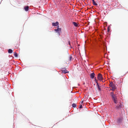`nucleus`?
Listing matches in <instances>:
<instances>
[{
    "mask_svg": "<svg viewBox=\"0 0 128 128\" xmlns=\"http://www.w3.org/2000/svg\"><path fill=\"white\" fill-rule=\"evenodd\" d=\"M110 95L112 96V99L114 100V103L117 104V99L116 95L114 94L113 92L110 93Z\"/></svg>",
    "mask_w": 128,
    "mask_h": 128,
    "instance_id": "nucleus-1",
    "label": "nucleus"
},
{
    "mask_svg": "<svg viewBox=\"0 0 128 128\" xmlns=\"http://www.w3.org/2000/svg\"><path fill=\"white\" fill-rule=\"evenodd\" d=\"M123 106L121 103H120L118 104L117 106L116 107V110L118 109L122 108Z\"/></svg>",
    "mask_w": 128,
    "mask_h": 128,
    "instance_id": "nucleus-2",
    "label": "nucleus"
},
{
    "mask_svg": "<svg viewBox=\"0 0 128 128\" xmlns=\"http://www.w3.org/2000/svg\"><path fill=\"white\" fill-rule=\"evenodd\" d=\"M98 78L99 80H102L103 78L102 75L100 74H99L98 76Z\"/></svg>",
    "mask_w": 128,
    "mask_h": 128,
    "instance_id": "nucleus-3",
    "label": "nucleus"
},
{
    "mask_svg": "<svg viewBox=\"0 0 128 128\" xmlns=\"http://www.w3.org/2000/svg\"><path fill=\"white\" fill-rule=\"evenodd\" d=\"M54 30L55 31L58 32V34L59 35H60V34L59 32H61V28H58L57 29H55Z\"/></svg>",
    "mask_w": 128,
    "mask_h": 128,
    "instance_id": "nucleus-4",
    "label": "nucleus"
},
{
    "mask_svg": "<svg viewBox=\"0 0 128 128\" xmlns=\"http://www.w3.org/2000/svg\"><path fill=\"white\" fill-rule=\"evenodd\" d=\"M62 72L64 74H66L68 72V71L66 69V68L63 69V70H62Z\"/></svg>",
    "mask_w": 128,
    "mask_h": 128,
    "instance_id": "nucleus-5",
    "label": "nucleus"
},
{
    "mask_svg": "<svg viewBox=\"0 0 128 128\" xmlns=\"http://www.w3.org/2000/svg\"><path fill=\"white\" fill-rule=\"evenodd\" d=\"M58 22H57L55 23L53 22L52 23V25L54 26H56L57 25H58Z\"/></svg>",
    "mask_w": 128,
    "mask_h": 128,
    "instance_id": "nucleus-6",
    "label": "nucleus"
},
{
    "mask_svg": "<svg viewBox=\"0 0 128 128\" xmlns=\"http://www.w3.org/2000/svg\"><path fill=\"white\" fill-rule=\"evenodd\" d=\"M122 120V118H120L118 120L117 123H120L121 122Z\"/></svg>",
    "mask_w": 128,
    "mask_h": 128,
    "instance_id": "nucleus-7",
    "label": "nucleus"
},
{
    "mask_svg": "<svg viewBox=\"0 0 128 128\" xmlns=\"http://www.w3.org/2000/svg\"><path fill=\"white\" fill-rule=\"evenodd\" d=\"M112 89L111 90L112 91L114 90L116 88V87L114 84L113 86H112Z\"/></svg>",
    "mask_w": 128,
    "mask_h": 128,
    "instance_id": "nucleus-8",
    "label": "nucleus"
},
{
    "mask_svg": "<svg viewBox=\"0 0 128 128\" xmlns=\"http://www.w3.org/2000/svg\"><path fill=\"white\" fill-rule=\"evenodd\" d=\"M95 74L94 73H92L90 75V77L91 78H94V76Z\"/></svg>",
    "mask_w": 128,
    "mask_h": 128,
    "instance_id": "nucleus-9",
    "label": "nucleus"
},
{
    "mask_svg": "<svg viewBox=\"0 0 128 128\" xmlns=\"http://www.w3.org/2000/svg\"><path fill=\"white\" fill-rule=\"evenodd\" d=\"M24 9L26 11H28V10L29 8V7L28 6H25L24 8Z\"/></svg>",
    "mask_w": 128,
    "mask_h": 128,
    "instance_id": "nucleus-10",
    "label": "nucleus"
},
{
    "mask_svg": "<svg viewBox=\"0 0 128 128\" xmlns=\"http://www.w3.org/2000/svg\"><path fill=\"white\" fill-rule=\"evenodd\" d=\"M13 51L11 49H9L8 50V52L9 53H12V52Z\"/></svg>",
    "mask_w": 128,
    "mask_h": 128,
    "instance_id": "nucleus-11",
    "label": "nucleus"
},
{
    "mask_svg": "<svg viewBox=\"0 0 128 128\" xmlns=\"http://www.w3.org/2000/svg\"><path fill=\"white\" fill-rule=\"evenodd\" d=\"M92 2H93V4L94 5H95V6H97L98 5V4H97L95 2V1L94 0H92Z\"/></svg>",
    "mask_w": 128,
    "mask_h": 128,
    "instance_id": "nucleus-12",
    "label": "nucleus"
},
{
    "mask_svg": "<svg viewBox=\"0 0 128 128\" xmlns=\"http://www.w3.org/2000/svg\"><path fill=\"white\" fill-rule=\"evenodd\" d=\"M72 56L71 55L68 58V60L69 61H71L72 59Z\"/></svg>",
    "mask_w": 128,
    "mask_h": 128,
    "instance_id": "nucleus-13",
    "label": "nucleus"
},
{
    "mask_svg": "<svg viewBox=\"0 0 128 128\" xmlns=\"http://www.w3.org/2000/svg\"><path fill=\"white\" fill-rule=\"evenodd\" d=\"M73 24L74 25V26H75L77 27V26H78V24H77L75 22H72Z\"/></svg>",
    "mask_w": 128,
    "mask_h": 128,
    "instance_id": "nucleus-14",
    "label": "nucleus"
},
{
    "mask_svg": "<svg viewBox=\"0 0 128 128\" xmlns=\"http://www.w3.org/2000/svg\"><path fill=\"white\" fill-rule=\"evenodd\" d=\"M72 106L74 108H75L76 107V104L73 103L72 104Z\"/></svg>",
    "mask_w": 128,
    "mask_h": 128,
    "instance_id": "nucleus-15",
    "label": "nucleus"
},
{
    "mask_svg": "<svg viewBox=\"0 0 128 128\" xmlns=\"http://www.w3.org/2000/svg\"><path fill=\"white\" fill-rule=\"evenodd\" d=\"M14 56L15 57H18V54L16 52H14Z\"/></svg>",
    "mask_w": 128,
    "mask_h": 128,
    "instance_id": "nucleus-16",
    "label": "nucleus"
},
{
    "mask_svg": "<svg viewBox=\"0 0 128 128\" xmlns=\"http://www.w3.org/2000/svg\"><path fill=\"white\" fill-rule=\"evenodd\" d=\"M97 88H98V91H100L101 89L100 87V86H97Z\"/></svg>",
    "mask_w": 128,
    "mask_h": 128,
    "instance_id": "nucleus-17",
    "label": "nucleus"
},
{
    "mask_svg": "<svg viewBox=\"0 0 128 128\" xmlns=\"http://www.w3.org/2000/svg\"><path fill=\"white\" fill-rule=\"evenodd\" d=\"M114 84H113L112 83H110V87H112V86H113V85Z\"/></svg>",
    "mask_w": 128,
    "mask_h": 128,
    "instance_id": "nucleus-18",
    "label": "nucleus"
},
{
    "mask_svg": "<svg viewBox=\"0 0 128 128\" xmlns=\"http://www.w3.org/2000/svg\"><path fill=\"white\" fill-rule=\"evenodd\" d=\"M82 108V105H80V106L79 108Z\"/></svg>",
    "mask_w": 128,
    "mask_h": 128,
    "instance_id": "nucleus-19",
    "label": "nucleus"
},
{
    "mask_svg": "<svg viewBox=\"0 0 128 128\" xmlns=\"http://www.w3.org/2000/svg\"><path fill=\"white\" fill-rule=\"evenodd\" d=\"M110 30V29L109 28V27H108V32Z\"/></svg>",
    "mask_w": 128,
    "mask_h": 128,
    "instance_id": "nucleus-20",
    "label": "nucleus"
},
{
    "mask_svg": "<svg viewBox=\"0 0 128 128\" xmlns=\"http://www.w3.org/2000/svg\"><path fill=\"white\" fill-rule=\"evenodd\" d=\"M96 83L97 86H99L97 82H96Z\"/></svg>",
    "mask_w": 128,
    "mask_h": 128,
    "instance_id": "nucleus-21",
    "label": "nucleus"
},
{
    "mask_svg": "<svg viewBox=\"0 0 128 128\" xmlns=\"http://www.w3.org/2000/svg\"><path fill=\"white\" fill-rule=\"evenodd\" d=\"M68 44L70 46H71L70 42L69 41L68 42Z\"/></svg>",
    "mask_w": 128,
    "mask_h": 128,
    "instance_id": "nucleus-22",
    "label": "nucleus"
},
{
    "mask_svg": "<svg viewBox=\"0 0 128 128\" xmlns=\"http://www.w3.org/2000/svg\"><path fill=\"white\" fill-rule=\"evenodd\" d=\"M83 102H84V101H83V100L81 102V103L82 104V103H83Z\"/></svg>",
    "mask_w": 128,
    "mask_h": 128,
    "instance_id": "nucleus-23",
    "label": "nucleus"
},
{
    "mask_svg": "<svg viewBox=\"0 0 128 128\" xmlns=\"http://www.w3.org/2000/svg\"><path fill=\"white\" fill-rule=\"evenodd\" d=\"M57 25L58 26V27H57L58 28H59V26H58V25Z\"/></svg>",
    "mask_w": 128,
    "mask_h": 128,
    "instance_id": "nucleus-24",
    "label": "nucleus"
},
{
    "mask_svg": "<svg viewBox=\"0 0 128 128\" xmlns=\"http://www.w3.org/2000/svg\"><path fill=\"white\" fill-rule=\"evenodd\" d=\"M95 80H96V79H95Z\"/></svg>",
    "mask_w": 128,
    "mask_h": 128,
    "instance_id": "nucleus-25",
    "label": "nucleus"
}]
</instances>
